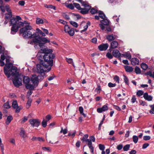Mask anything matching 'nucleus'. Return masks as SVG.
Wrapping results in <instances>:
<instances>
[{
  "label": "nucleus",
  "mask_w": 154,
  "mask_h": 154,
  "mask_svg": "<svg viewBox=\"0 0 154 154\" xmlns=\"http://www.w3.org/2000/svg\"><path fill=\"white\" fill-rule=\"evenodd\" d=\"M26 24L27 25L21 29L20 32V33L22 34L24 38H33L32 40L28 41V43L32 45L38 44L41 48L46 43L50 42V40L46 38L38 36L37 32H34L32 34V32H34L35 30L32 29L31 26L29 25L28 23Z\"/></svg>",
  "instance_id": "obj_1"
},
{
  "label": "nucleus",
  "mask_w": 154,
  "mask_h": 154,
  "mask_svg": "<svg viewBox=\"0 0 154 154\" xmlns=\"http://www.w3.org/2000/svg\"><path fill=\"white\" fill-rule=\"evenodd\" d=\"M39 62L40 64L36 65L37 72L40 74H43L41 77L43 79L45 76L44 72H48L51 70L53 65V58H39Z\"/></svg>",
  "instance_id": "obj_2"
},
{
  "label": "nucleus",
  "mask_w": 154,
  "mask_h": 154,
  "mask_svg": "<svg viewBox=\"0 0 154 154\" xmlns=\"http://www.w3.org/2000/svg\"><path fill=\"white\" fill-rule=\"evenodd\" d=\"M6 59V62L5 66L4 68L5 74L9 78L11 76H13L17 74V68L14 66L12 63L10 62L9 58H0V65L2 66L5 65L4 60Z\"/></svg>",
  "instance_id": "obj_3"
},
{
  "label": "nucleus",
  "mask_w": 154,
  "mask_h": 154,
  "mask_svg": "<svg viewBox=\"0 0 154 154\" xmlns=\"http://www.w3.org/2000/svg\"><path fill=\"white\" fill-rule=\"evenodd\" d=\"M10 26H12L11 29V33L14 34L18 31V29L23 26V23L17 20L14 17L12 18L10 21Z\"/></svg>",
  "instance_id": "obj_4"
},
{
  "label": "nucleus",
  "mask_w": 154,
  "mask_h": 154,
  "mask_svg": "<svg viewBox=\"0 0 154 154\" xmlns=\"http://www.w3.org/2000/svg\"><path fill=\"white\" fill-rule=\"evenodd\" d=\"M53 51L51 49H47L46 48H41V50L38 52L37 55V58H46V53L49 54V58H54L55 55L52 54Z\"/></svg>",
  "instance_id": "obj_5"
},
{
  "label": "nucleus",
  "mask_w": 154,
  "mask_h": 154,
  "mask_svg": "<svg viewBox=\"0 0 154 154\" xmlns=\"http://www.w3.org/2000/svg\"><path fill=\"white\" fill-rule=\"evenodd\" d=\"M17 74L13 77L15 76L14 79L13 80V82L14 85L16 87H19L20 86L22 85V79L18 78V75H19V72H17Z\"/></svg>",
  "instance_id": "obj_6"
},
{
  "label": "nucleus",
  "mask_w": 154,
  "mask_h": 154,
  "mask_svg": "<svg viewBox=\"0 0 154 154\" xmlns=\"http://www.w3.org/2000/svg\"><path fill=\"white\" fill-rule=\"evenodd\" d=\"M29 122L33 127H38L40 124V122L38 119H31Z\"/></svg>",
  "instance_id": "obj_7"
},
{
  "label": "nucleus",
  "mask_w": 154,
  "mask_h": 154,
  "mask_svg": "<svg viewBox=\"0 0 154 154\" xmlns=\"http://www.w3.org/2000/svg\"><path fill=\"white\" fill-rule=\"evenodd\" d=\"M101 24H99V26L102 30L105 29L104 25H108L109 24V21L106 19H104L100 21Z\"/></svg>",
  "instance_id": "obj_8"
},
{
  "label": "nucleus",
  "mask_w": 154,
  "mask_h": 154,
  "mask_svg": "<svg viewBox=\"0 0 154 154\" xmlns=\"http://www.w3.org/2000/svg\"><path fill=\"white\" fill-rule=\"evenodd\" d=\"M5 8L7 11L8 12V14H6L5 18L6 19H8L12 17V13L9 6L6 5Z\"/></svg>",
  "instance_id": "obj_9"
},
{
  "label": "nucleus",
  "mask_w": 154,
  "mask_h": 154,
  "mask_svg": "<svg viewBox=\"0 0 154 154\" xmlns=\"http://www.w3.org/2000/svg\"><path fill=\"white\" fill-rule=\"evenodd\" d=\"M109 46L107 43L102 44L98 46V48L100 51H105L108 48Z\"/></svg>",
  "instance_id": "obj_10"
},
{
  "label": "nucleus",
  "mask_w": 154,
  "mask_h": 154,
  "mask_svg": "<svg viewBox=\"0 0 154 154\" xmlns=\"http://www.w3.org/2000/svg\"><path fill=\"white\" fill-rule=\"evenodd\" d=\"M40 75L37 76L35 75H32L31 78V81L35 85H37L38 83V77Z\"/></svg>",
  "instance_id": "obj_11"
},
{
  "label": "nucleus",
  "mask_w": 154,
  "mask_h": 154,
  "mask_svg": "<svg viewBox=\"0 0 154 154\" xmlns=\"http://www.w3.org/2000/svg\"><path fill=\"white\" fill-rule=\"evenodd\" d=\"M86 143L88 145V146L91 150V152L94 153V147L92 146V143L90 139H87L85 141Z\"/></svg>",
  "instance_id": "obj_12"
},
{
  "label": "nucleus",
  "mask_w": 154,
  "mask_h": 154,
  "mask_svg": "<svg viewBox=\"0 0 154 154\" xmlns=\"http://www.w3.org/2000/svg\"><path fill=\"white\" fill-rule=\"evenodd\" d=\"M108 109V107L106 104L103 105L101 108H98L97 109V111L98 112L101 113L103 111H105Z\"/></svg>",
  "instance_id": "obj_13"
},
{
  "label": "nucleus",
  "mask_w": 154,
  "mask_h": 154,
  "mask_svg": "<svg viewBox=\"0 0 154 154\" xmlns=\"http://www.w3.org/2000/svg\"><path fill=\"white\" fill-rule=\"evenodd\" d=\"M112 55L115 57L119 58L121 56V54L117 49H114L112 52Z\"/></svg>",
  "instance_id": "obj_14"
},
{
  "label": "nucleus",
  "mask_w": 154,
  "mask_h": 154,
  "mask_svg": "<svg viewBox=\"0 0 154 154\" xmlns=\"http://www.w3.org/2000/svg\"><path fill=\"white\" fill-rule=\"evenodd\" d=\"M132 65H138L139 63V61L138 58H129Z\"/></svg>",
  "instance_id": "obj_15"
},
{
  "label": "nucleus",
  "mask_w": 154,
  "mask_h": 154,
  "mask_svg": "<svg viewBox=\"0 0 154 154\" xmlns=\"http://www.w3.org/2000/svg\"><path fill=\"white\" fill-rule=\"evenodd\" d=\"M143 97L146 100L149 101H151L152 97L150 95H149L147 93H145L143 94Z\"/></svg>",
  "instance_id": "obj_16"
},
{
  "label": "nucleus",
  "mask_w": 154,
  "mask_h": 154,
  "mask_svg": "<svg viewBox=\"0 0 154 154\" xmlns=\"http://www.w3.org/2000/svg\"><path fill=\"white\" fill-rule=\"evenodd\" d=\"M124 68L126 71L128 72H131L133 70V68L132 67L129 66H125Z\"/></svg>",
  "instance_id": "obj_17"
},
{
  "label": "nucleus",
  "mask_w": 154,
  "mask_h": 154,
  "mask_svg": "<svg viewBox=\"0 0 154 154\" xmlns=\"http://www.w3.org/2000/svg\"><path fill=\"white\" fill-rule=\"evenodd\" d=\"M20 135L21 137L23 138H25L27 137V135L25 134V131L23 128H21V129Z\"/></svg>",
  "instance_id": "obj_18"
},
{
  "label": "nucleus",
  "mask_w": 154,
  "mask_h": 154,
  "mask_svg": "<svg viewBox=\"0 0 154 154\" xmlns=\"http://www.w3.org/2000/svg\"><path fill=\"white\" fill-rule=\"evenodd\" d=\"M106 38L109 41H111L114 40L115 39V37L113 34H112L107 35Z\"/></svg>",
  "instance_id": "obj_19"
},
{
  "label": "nucleus",
  "mask_w": 154,
  "mask_h": 154,
  "mask_svg": "<svg viewBox=\"0 0 154 154\" xmlns=\"http://www.w3.org/2000/svg\"><path fill=\"white\" fill-rule=\"evenodd\" d=\"M118 45V43L117 41H113L111 43V47L112 48H117Z\"/></svg>",
  "instance_id": "obj_20"
},
{
  "label": "nucleus",
  "mask_w": 154,
  "mask_h": 154,
  "mask_svg": "<svg viewBox=\"0 0 154 154\" xmlns=\"http://www.w3.org/2000/svg\"><path fill=\"white\" fill-rule=\"evenodd\" d=\"M30 80L29 78L28 77L25 76L23 78V82L26 85L29 83Z\"/></svg>",
  "instance_id": "obj_21"
},
{
  "label": "nucleus",
  "mask_w": 154,
  "mask_h": 154,
  "mask_svg": "<svg viewBox=\"0 0 154 154\" xmlns=\"http://www.w3.org/2000/svg\"><path fill=\"white\" fill-rule=\"evenodd\" d=\"M13 117L11 116H8L5 122L6 124L7 125H9Z\"/></svg>",
  "instance_id": "obj_22"
},
{
  "label": "nucleus",
  "mask_w": 154,
  "mask_h": 154,
  "mask_svg": "<svg viewBox=\"0 0 154 154\" xmlns=\"http://www.w3.org/2000/svg\"><path fill=\"white\" fill-rule=\"evenodd\" d=\"M36 23L37 24H42L44 23V20L43 19L38 17L36 19Z\"/></svg>",
  "instance_id": "obj_23"
},
{
  "label": "nucleus",
  "mask_w": 154,
  "mask_h": 154,
  "mask_svg": "<svg viewBox=\"0 0 154 154\" xmlns=\"http://www.w3.org/2000/svg\"><path fill=\"white\" fill-rule=\"evenodd\" d=\"M98 14L100 17L103 19H105L106 17L103 12L101 11H99L97 13Z\"/></svg>",
  "instance_id": "obj_24"
},
{
  "label": "nucleus",
  "mask_w": 154,
  "mask_h": 154,
  "mask_svg": "<svg viewBox=\"0 0 154 154\" xmlns=\"http://www.w3.org/2000/svg\"><path fill=\"white\" fill-rule=\"evenodd\" d=\"M90 25V23L89 22H88L86 23L85 25L83 27L84 29L81 31V33L85 31L88 27V26Z\"/></svg>",
  "instance_id": "obj_25"
},
{
  "label": "nucleus",
  "mask_w": 154,
  "mask_h": 154,
  "mask_svg": "<svg viewBox=\"0 0 154 154\" xmlns=\"http://www.w3.org/2000/svg\"><path fill=\"white\" fill-rule=\"evenodd\" d=\"M25 87L27 89L30 90H33L34 88V86L32 85L29 84V83L28 84L26 85Z\"/></svg>",
  "instance_id": "obj_26"
},
{
  "label": "nucleus",
  "mask_w": 154,
  "mask_h": 154,
  "mask_svg": "<svg viewBox=\"0 0 154 154\" xmlns=\"http://www.w3.org/2000/svg\"><path fill=\"white\" fill-rule=\"evenodd\" d=\"M134 71L136 74H140L141 73V71L140 68L137 66H136L134 69Z\"/></svg>",
  "instance_id": "obj_27"
},
{
  "label": "nucleus",
  "mask_w": 154,
  "mask_h": 154,
  "mask_svg": "<svg viewBox=\"0 0 154 154\" xmlns=\"http://www.w3.org/2000/svg\"><path fill=\"white\" fill-rule=\"evenodd\" d=\"M44 5L45 7L47 8H49L51 9H53L54 10H56L55 6H54L52 5H47V4H45Z\"/></svg>",
  "instance_id": "obj_28"
},
{
  "label": "nucleus",
  "mask_w": 154,
  "mask_h": 154,
  "mask_svg": "<svg viewBox=\"0 0 154 154\" xmlns=\"http://www.w3.org/2000/svg\"><path fill=\"white\" fill-rule=\"evenodd\" d=\"M32 102V100L31 99H29L27 101L26 105V107L29 108Z\"/></svg>",
  "instance_id": "obj_29"
},
{
  "label": "nucleus",
  "mask_w": 154,
  "mask_h": 154,
  "mask_svg": "<svg viewBox=\"0 0 154 154\" xmlns=\"http://www.w3.org/2000/svg\"><path fill=\"white\" fill-rule=\"evenodd\" d=\"M67 33L71 36H73L75 33L74 29L73 28H71Z\"/></svg>",
  "instance_id": "obj_30"
},
{
  "label": "nucleus",
  "mask_w": 154,
  "mask_h": 154,
  "mask_svg": "<svg viewBox=\"0 0 154 154\" xmlns=\"http://www.w3.org/2000/svg\"><path fill=\"white\" fill-rule=\"evenodd\" d=\"M88 137V135L86 134L84 135L83 137L81 138V140L82 141V142H84L86 141Z\"/></svg>",
  "instance_id": "obj_31"
},
{
  "label": "nucleus",
  "mask_w": 154,
  "mask_h": 154,
  "mask_svg": "<svg viewBox=\"0 0 154 154\" xmlns=\"http://www.w3.org/2000/svg\"><path fill=\"white\" fill-rule=\"evenodd\" d=\"M141 68L143 70H146L148 68V66L146 64L144 63H143L141 64Z\"/></svg>",
  "instance_id": "obj_32"
},
{
  "label": "nucleus",
  "mask_w": 154,
  "mask_h": 154,
  "mask_svg": "<svg viewBox=\"0 0 154 154\" xmlns=\"http://www.w3.org/2000/svg\"><path fill=\"white\" fill-rule=\"evenodd\" d=\"M132 139L134 143H136L137 142L138 140V137L136 135H134L133 136Z\"/></svg>",
  "instance_id": "obj_33"
},
{
  "label": "nucleus",
  "mask_w": 154,
  "mask_h": 154,
  "mask_svg": "<svg viewBox=\"0 0 154 154\" xmlns=\"http://www.w3.org/2000/svg\"><path fill=\"white\" fill-rule=\"evenodd\" d=\"M122 57H127L128 58H131V56L129 52L125 53L122 54Z\"/></svg>",
  "instance_id": "obj_34"
},
{
  "label": "nucleus",
  "mask_w": 154,
  "mask_h": 154,
  "mask_svg": "<svg viewBox=\"0 0 154 154\" xmlns=\"http://www.w3.org/2000/svg\"><path fill=\"white\" fill-rule=\"evenodd\" d=\"M12 106L13 107L16 109L17 107H18V104L16 100H14L12 103Z\"/></svg>",
  "instance_id": "obj_35"
},
{
  "label": "nucleus",
  "mask_w": 154,
  "mask_h": 154,
  "mask_svg": "<svg viewBox=\"0 0 154 154\" xmlns=\"http://www.w3.org/2000/svg\"><path fill=\"white\" fill-rule=\"evenodd\" d=\"M71 29L68 25H65L64 26V31L66 33H67L69 30Z\"/></svg>",
  "instance_id": "obj_36"
},
{
  "label": "nucleus",
  "mask_w": 154,
  "mask_h": 154,
  "mask_svg": "<svg viewBox=\"0 0 154 154\" xmlns=\"http://www.w3.org/2000/svg\"><path fill=\"white\" fill-rule=\"evenodd\" d=\"M130 147V145L127 144L124 146L123 147V149L124 151H127L129 149Z\"/></svg>",
  "instance_id": "obj_37"
},
{
  "label": "nucleus",
  "mask_w": 154,
  "mask_h": 154,
  "mask_svg": "<svg viewBox=\"0 0 154 154\" xmlns=\"http://www.w3.org/2000/svg\"><path fill=\"white\" fill-rule=\"evenodd\" d=\"M145 74L146 75H148L154 78V72L152 73L151 71H149L146 72L145 73Z\"/></svg>",
  "instance_id": "obj_38"
},
{
  "label": "nucleus",
  "mask_w": 154,
  "mask_h": 154,
  "mask_svg": "<svg viewBox=\"0 0 154 154\" xmlns=\"http://www.w3.org/2000/svg\"><path fill=\"white\" fill-rule=\"evenodd\" d=\"M4 107L6 109H9L11 108L8 102L5 103L3 105Z\"/></svg>",
  "instance_id": "obj_39"
},
{
  "label": "nucleus",
  "mask_w": 154,
  "mask_h": 154,
  "mask_svg": "<svg viewBox=\"0 0 154 154\" xmlns=\"http://www.w3.org/2000/svg\"><path fill=\"white\" fill-rule=\"evenodd\" d=\"M47 122V121L46 120H45L44 119H43V120L42 122V126L43 127L45 128L46 126Z\"/></svg>",
  "instance_id": "obj_40"
},
{
  "label": "nucleus",
  "mask_w": 154,
  "mask_h": 154,
  "mask_svg": "<svg viewBox=\"0 0 154 154\" xmlns=\"http://www.w3.org/2000/svg\"><path fill=\"white\" fill-rule=\"evenodd\" d=\"M137 95L140 97L143 94V92L141 90H139L137 92Z\"/></svg>",
  "instance_id": "obj_41"
},
{
  "label": "nucleus",
  "mask_w": 154,
  "mask_h": 154,
  "mask_svg": "<svg viewBox=\"0 0 154 154\" xmlns=\"http://www.w3.org/2000/svg\"><path fill=\"white\" fill-rule=\"evenodd\" d=\"M113 79L116 82L118 83H119V79L118 76L115 75L113 78Z\"/></svg>",
  "instance_id": "obj_42"
},
{
  "label": "nucleus",
  "mask_w": 154,
  "mask_h": 154,
  "mask_svg": "<svg viewBox=\"0 0 154 154\" xmlns=\"http://www.w3.org/2000/svg\"><path fill=\"white\" fill-rule=\"evenodd\" d=\"M98 12L97 10L93 8H92L90 11L91 13L92 14L97 13Z\"/></svg>",
  "instance_id": "obj_43"
},
{
  "label": "nucleus",
  "mask_w": 154,
  "mask_h": 154,
  "mask_svg": "<svg viewBox=\"0 0 154 154\" xmlns=\"http://www.w3.org/2000/svg\"><path fill=\"white\" fill-rule=\"evenodd\" d=\"M70 23L71 25H72L75 27H77L78 26V24L75 22L73 21H70Z\"/></svg>",
  "instance_id": "obj_44"
},
{
  "label": "nucleus",
  "mask_w": 154,
  "mask_h": 154,
  "mask_svg": "<svg viewBox=\"0 0 154 154\" xmlns=\"http://www.w3.org/2000/svg\"><path fill=\"white\" fill-rule=\"evenodd\" d=\"M66 60L68 63L73 65V63L72 58H66Z\"/></svg>",
  "instance_id": "obj_45"
},
{
  "label": "nucleus",
  "mask_w": 154,
  "mask_h": 154,
  "mask_svg": "<svg viewBox=\"0 0 154 154\" xmlns=\"http://www.w3.org/2000/svg\"><path fill=\"white\" fill-rule=\"evenodd\" d=\"M66 6L71 9H73L74 8V6L71 4H66Z\"/></svg>",
  "instance_id": "obj_46"
},
{
  "label": "nucleus",
  "mask_w": 154,
  "mask_h": 154,
  "mask_svg": "<svg viewBox=\"0 0 154 154\" xmlns=\"http://www.w3.org/2000/svg\"><path fill=\"white\" fill-rule=\"evenodd\" d=\"M151 109L149 111V112L151 114H154V104L151 106Z\"/></svg>",
  "instance_id": "obj_47"
},
{
  "label": "nucleus",
  "mask_w": 154,
  "mask_h": 154,
  "mask_svg": "<svg viewBox=\"0 0 154 154\" xmlns=\"http://www.w3.org/2000/svg\"><path fill=\"white\" fill-rule=\"evenodd\" d=\"M99 149L101 150H104L105 148L104 145L103 144H100L99 145Z\"/></svg>",
  "instance_id": "obj_48"
},
{
  "label": "nucleus",
  "mask_w": 154,
  "mask_h": 154,
  "mask_svg": "<svg viewBox=\"0 0 154 154\" xmlns=\"http://www.w3.org/2000/svg\"><path fill=\"white\" fill-rule=\"evenodd\" d=\"M73 5H74V6L78 9L80 10V9H81V8L80 7V5L77 3H74Z\"/></svg>",
  "instance_id": "obj_49"
},
{
  "label": "nucleus",
  "mask_w": 154,
  "mask_h": 154,
  "mask_svg": "<svg viewBox=\"0 0 154 154\" xmlns=\"http://www.w3.org/2000/svg\"><path fill=\"white\" fill-rule=\"evenodd\" d=\"M124 79L125 82L128 85L129 84V81L128 78L125 75H124Z\"/></svg>",
  "instance_id": "obj_50"
},
{
  "label": "nucleus",
  "mask_w": 154,
  "mask_h": 154,
  "mask_svg": "<svg viewBox=\"0 0 154 154\" xmlns=\"http://www.w3.org/2000/svg\"><path fill=\"white\" fill-rule=\"evenodd\" d=\"M116 84L115 83H112L111 82H109L108 84V86L110 88L114 87L116 86Z\"/></svg>",
  "instance_id": "obj_51"
},
{
  "label": "nucleus",
  "mask_w": 154,
  "mask_h": 154,
  "mask_svg": "<svg viewBox=\"0 0 154 154\" xmlns=\"http://www.w3.org/2000/svg\"><path fill=\"white\" fill-rule=\"evenodd\" d=\"M143 140H148L150 139L151 137L149 136H145L143 137Z\"/></svg>",
  "instance_id": "obj_52"
},
{
  "label": "nucleus",
  "mask_w": 154,
  "mask_h": 154,
  "mask_svg": "<svg viewBox=\"0 0 154 154\" xmlns=\"http://www.w3.org/2000/svg\"><path fill=\"white\" fill-rule=\"evenodd\" d=\"M32 93V92L31 91H29L26 94V97L27 98H29V97L31 95Z\"/></svg>",
  "instance_id": "obj_53"
},
{
  "label": "nucleus",
  "mask_w": 154,
  "mask_h": 154,
  "mask_svg": "<svg viewBox=\"0 0 154 154\" xmlns=\"http://www.w3.org/2000/svg\"><path fill=\"white\" fill-rule=\"evenodd\" d=\"M123 147L122 144H120L117 146V149L118 150H120Z\"/></svg>",
  "instance_id": "obj_54"
},
{
  "label": "nucleus",
  "mask_w": 154,
  "mask_h": 154,
  "mask_svg": "<svg viewBox=\"0 0 154 154\" xmlns=\"http://www.w3.org/2000/svg\"><path fill=\"white\" fill-rule=\"evenodd\" d=\"M42 149L43 150L45 151H48L51 150L50 148V147H43Z\"/></svg>",
  "instance_id": "obj_55"
},
{
  "label": "nucleus",
  "mask_w": 154,
  "mask_h": 154,
  "mask_svg": "<svg viewBox=\"0 0 154 154\" xmlns=\"http://www.w3.org/2000/svg\"><path fill=\"white\" fill-rule=\"evenodd\" d=\"M100 54H98L97 53H94L92 54H91L92 57H99L100 55Z\"/></svg>",
  "instance_id": "obj_56"
},
{
  "label": "nucleus",
  "mask_w": 154,
  "mask_h": 154,
  "mask_svg": "<svg viewBox=\"0 0 154 154\" xmlns=\"http://www.w3.org/2000/svg\"><path fill=\"white\" fill-rule=\"evenodd\" d=\"M136 100L135 96H133L131 99V101L133 103H134L136 101Z\"/></svg>",
  "instance_id": "obj_57"
},
{
  "label": "nucleus",
  "mask_w": 154,
  "mask_h": 154,
  "mask_svg": "<svg viewBox=\"0 0 154 154\" xmlns=\"http://www.w3.org/2000/svg\"><path fill=\"white\" fill-rule=\"evenodd\" d=\"M149 145V144L148 143H145L142 146V148L143 149H146Z\"/></svg>",
  "instance_id": "obj_58"
},
{
  "label": "nucleus",
  "mask_w": 154,
  "mask_h": 154,
  "mask_svg": "<svg viewBox=\"0 0 154 154\" xmlns=\"http://www.w3.org/2000/svg\"><path fill=\"white\" fill-rule=\"evenodd\" d=\"M75 134H76V131H75L72 134H71V133H69L68 134V135L69 136H72V137H74Z\"/></svg>",
  "instance_id": "obj_59"
},
{
  "label": "nucleus",
  "mask_w": 154,
  "mask_h": 154,
  "mask_svg": "<svg viewBox=\"0 0 154 154\" xmlns=\"http://www.w3.org/2000/svg\"><path fill=\"white\" fill-rule=\"evenodd\" d=\"M79 111L80 114H82L83 112V109L82 106H80L79 109Z\"/></svg>",
  "instance_id": "obj_60"
},
{
  "label": "nucleus",
  "mask_w": 154,
  "mask_h": 154,
  "mask_svg": "<svg viewBox=\"0 0 154 154\" xmlns=\"http://www.w3.org/2000/svg\"><path fill=\"white\" fill-rule=\"evenodd\" d=\"M16 109V110H15V112L16 113H18L20 112L21 108L20 106H18V107H17Z\"/></svg>",
  "instance_id": "obj_61"
},
{
  "label": "nucleus",
  "mask_w": 154,
  "mask_h": 154,
  "mask_svg": "<svg viewBox=\"0 0 154 154\" xmlns=\"http://www.w3.org/2000/svg\"><path fill=\"white\" fill-rule=\"evenodd\" d=\"M19 4L21 6H23L25 4V2L24 1H20L18 2Z\"/></svg>",
  "instance_id": "obj_62"
},
{
  "label": "nucleus",
  "mask_w": 154,
  "mask_h": 154,
  "mask_svg": "<svg viewBox=\"0 0 154 154\" xmlns=\"http://www.w3.org/2000/svg\"><path fill=\"white\" fill-rule=\"evenodd\" d=\"M0 8L1 10L3 12H4L5 11V7L2 5H0Z\"/></svg>",
  "instance_id": "obj_63"
},
{
  "label": "nucleus",
  "mask_w": 154,
  "mask_h": 154,
  "mask_svg": "<svg viewBox=\"0 0 154 154\" xmlns=\"http://www.w3.org/2000/svg\"><path fill=\"white\" fill-rule=\"evenodd\" d=\"M137 152L135 150H131L129 152L130 154H136Z\"/></svg>",
  "instance_id": "obj_64"
}]
</instances>
